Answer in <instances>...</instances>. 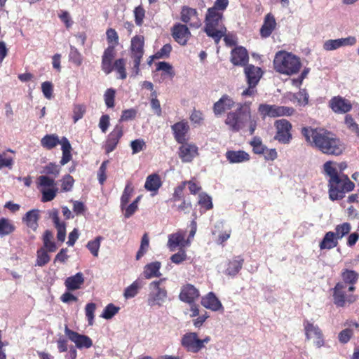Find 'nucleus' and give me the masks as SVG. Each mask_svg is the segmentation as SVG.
Wrapping results in <instances>:
<instances>
[{"mask_svg": "<svg viewBox=\"0 0 359 359\" xmlns=\"http://www.w3.org/2000/svg\"><path fill=\"white\" fill-rule=\"evenodd\" d=\"M116 90L113 88H108L104 94V100L106 106L108 108H113L114 107Z\"/></svg>", "mask_w": 359, "mask_h": 359, "instance_id": "obj_53", "label": "nucleus"}, {"mask_svg": "<svg viewBox=\"0 0 359 359\" xmlns=\"http://www.w3.org/2000/svg\"><path fill=\"white\" fill-rule=\"evenodd\" d=\"M179 148L178 155L184 163H189L198 155V147L194 144L184 142Z\"/></svg>", "mask_w": 359, "mask_h": 359, "instance_id": "obj_21", "label": "nucleus"}, {"mask_svg": "<svg viewBox=\"0 0 359 359\" xmlns=\"http://www.w3.org/2000/svg\"><path fill=\"white\" fill-rule=\"evenodd\" d=\"M252 147V151L256 154H263L266 149V147L262 144V139L258 136H255L250 142Z\"/></svg>", "mask_w": 359, "mask_h": 359, "instance_id": "obj_46", "label": "nucleus"}, {"mask_svg": "<svg viewBox=\"0 0 359 359\" xmlns=\"http://www.w3.org/2000/svg\"><path fill=\"white\" fill-rule=\"evenodd\" d=\"M135 22L138 26H141L145 16V10L142 6H137L134 10Z\"/></svg>", "mask_w": 359, "mask_h": 359, "instance_id": "obj_61", "label": "nucleus"}, {"mask_svg": "<svg viewBox=\"0 0 359 359\" xmlns=\"http://www.w3.org/2000/svg\"><path fill=\"white\" fill-rule=\"evenodd\" d=\"M231 62L235 66L245 67L249 61L248 53L245 48L236 46L231 51Z\"/></svg>", "mask_w": 359, "mask_h": 359, "instance_id": "obj_20", "label": "nucleus"}, {"mask_svg": "<svg viewBox=\"0 0 359 359\" xmlns=\"http://www.w3.org/2000/svg\"><path fill=\"white\" fill-rule=\"evenodd\" d=\"M201 304L212 311H217L223 309L222 304L215 294L210 292L201 299Z\"/></svg>", "mask_w": 359, "mask_h": 359, "instance_id": "obj_28", "label": "nucleus"}, {"mask_svg": "<svg viewBox=\"0 0 359 359\" xmlns=\"http://www.w3.org/2000/svg\"><path fill=\"white\" fill-rule=\"evenodd\" d=\"M184 241V235L181 233H172L168 236V246L173 251Z\"/></svg>", "mask_w": 359, "mask_h": 359, "instance_id": "obj_43", "label": "nucleus"}, {"mask_svg": "<svg viewBox=\"0 0 359 359\" xmlns=\"http://www.w3.org/2000/svg\"><path fill=\"white\" fill-rule=\"evenodd\" d=\"M137 114V110L133 108L123 110L118 121V123L134 119L136 117Z\"/></svg>", "mask_w": 359, "mask_h": 359, "instance_id": "obj_55", "label": "nucleus"}, {"mask_svg": "<svg viewBox=\"0 0 359 359\" xmlns=\"http://www.w3.org/2000/svg\"><path fill=\"white\" fill-rule=\"evenodd\" d=\"M114 70L119 74V79L123 80L127 77L126 69V60L123 58H119L115 60L113 64Z\"/></svg>", "mask_w": 359, "mask_h": 359, "instance_id": "obj_44", "label": "nucleus"}, {"mask_svg": "<svg viewBox=\"0 0 359 359\" xmlns=\"http://www.w3.org/2000/svg\"><path fill=\"white\" fill-rule=\"evenodd\" d=\"M309 95L306 89H300L297 93L292 94L291 100H297L299 106H306L309 103Z\"/></svg>", "mask_w": 359, "mask_h": 359, "instance_id": "obj_42", "label": "nucleus"}, {"mask_svg": "<svg viewBox=\"0 0 359 359\" xmlns=\"http://www.w3.org/2000/svg\"><path fill=\"white\" fill-rule=\"evenodd\" d=\"M162 185V182L160 176L158 174L154 173L149 175L145 181L144 188L149 191H153L155 194Z\"/></svg>", "mask_w": 359, "mask_h": 359, "instance_id": "obj_32", "label": "nucleus"}, {"mask_svg": "<svg viewBox=\"0 0 359 359\" xmlns=\"http://www.w3.org/2000/svg\"><path fill=\"white\" fill-rule=\"evenodd\" d=\"M180 14L181 20L188 24L191 27L198 28L201 25L198 12L196 9L188 6H183Z\"/></svg>", "mask_w": 359, "mask_h": 359, "instance_id": "obj_15", "label": "nucleus"}, {"mask_svg": "<svg viewBox=\"0 0 359 359\" xmlns=\"http://www.w3.org/2000/svg\"><path fill=\"white\" fill-rule=\"evenodd\" d=\"M69 58V60L76 66H80L82 64V56L77 48L73 46H70Z\"/></svg>", "mask_w": 359, "mask_h": 359, "instance_id": "obj_51", "label": "nucleus"}, {"mask_svg": "<svg viewBox=\"0 0 359 359\" xmlns=\"http://www.w3.org/2000/svg\"><path fill=\"white\" fill-rule=\"evenodd\" d=\"M83 283V274L81 272H78L75 275L68 277L65 281V285L68 290H76L81 288Z\"/></svg>", "mask_w": 359, "mask_h": 359, "instance_id": "obj_30", "label": "nucleus"}, {"mask_svg": "<svg viewBox=\"0 0 359 359\" xmlns=\"http://www.w3.org/2000/svg\"><path fill=\"white\" fill-rule=\"evenodd\" d=\"M226 158L231 163H239L250 160V155L242 150L228 151L226 153Z\"/></svg>", "mask_w": 359, "mask_h": 359, "instance_id": "obj_31", "label": "nucleus"}, {"mask_svg": "<svg viewBox=\"0 0 359 359\" xmlns=\"http://www.w3.org/2000/svg\"><path fill=\"white\" fill-rule=\"evenodd\" d=\"M199 295L198 290L193 285L187 284L182 287L179 298L182 302L191 304Z\"/></svg>", "mask_w": 359, "mask_h": 359, "instance_id": "obj_24", "label": "nucleus"}, {"mask_svg": "<svg viewBox=\"0 0 359 359\" xmlns=\"http://www.w3.org/2000/svg\"><path fill=\"white\" fill-rule=\"evenodd\" d=\"M132 191L133 189L130 188L129 185H126L121 198V208L122 210H124L125 206H126L129 202Z\"/></svg>", "mask_w": 359, "mask_h": 359, "instance_id": "obj_62", "label": "nucleus"}, {"mask_svg": "<svg viewBox=\"0 0 359 359\" xmlns=\"http://www.w3.org/2000/svg\"><path fill=\"white\" fill-rule=\"evenodd\" d=\"M48 252L47 250L43 248H40L37 250L36 266H43L49 262L50 257Z\"/></svg>", "mask_w": 359, "mask_h": 359, "instance_id": "obj_47", "label": "nucleus"}, {"mask_svg": "<svg viewBox=\"0 0 359 359\" xmlns=\"http://www.w3.org/2000/svg\"><path fill=\"white\" fill-rule=\"evenodd\" d=\"M123 135V126L121 123L116 124L113 130L108 135L104 144L107 154L112 152L116 147L120 139Z\"/></svg>", "mask_w": 359, "mask_h": 359, "instance_id": "obj_14", "label": "nucleus"}, {"mask_svg": "<svg viewBox=\"0 0 359 359\" xmlns=\"http://www.w3.org/2000/svg\"><path fill=\"white\" fill-rule=\"evenodd\" d=\"M62 156L60 161L61 165H65L68 162H69L72 159V146L70 144L69 141L65 137H62Z\"/></svg>", "mask_w": 359, "mask_h": 359, "instance_id": "obj_35", "label": "nucleus"}, {"mask_svg": "<svg viewBox=\"0 0 359 359\" xmlns=\"http://www.w3.org/2000/svg\"><path fill=\"white\" fill-rule=\"evenodd\" d=\"M96 309L95 303H88L85 308L86 316L88 321L89 325H93L94 322V313Z\"/></svg>", "mask_w": 359, "mask_h": 359, "instance_id": "obj_60", "label": "nucleus"}, {"mask_svg": "<svg viewBox=\"0 0 359 359\" xmlns=\"http://www.w3.org/2000/svg\"><path fill=\"white\" fill-rule=\"evenodd\" d=\"M143 280L138 278L135 280L130 285L127 287L124 290V297L126 299H130L135 297L139 290L143 286Z\"/></svg>", "mask_w": 359, "mask_h": 359, "instance_id": "obj_39", "label": "nucleus"}, {"mask_svg": "<svg viewBox=\"0 0 359 359\" xmlns=\"http://www.w3.org/2000/svg\"><path fill=\"white\" fill-rule=\"evenodd\" d=\"M356 41V38L352 36L337 39H329L324 42L323 48L327 51L334 50L341 47L353 46L355 44Z\"/></svg>", "mask_w": 359, "mask_h": 359, "instance_id": "obj_16", "label": "nucleus"}, {"mask_svg": "<svg viewBox=\"0 0 359 359\" xmlns=\"http://www.w3.org/2000/svg\"><path fill=\"white\" fill-rule=\"evenodd\" d=\"M161 266V264L159 262H154L147 264L144 268V277L147 279H150L154 277H160L161 276V273L159 271Z\"/></svg>", "mask_w": 359, "mask_h": 359, "instance_id": "obj_33", "label": "nucleus"}, {"mask_svg": "<svg viewBox=\"0 0 359 359\" xmlns=\"http://www.w3.org/2000/svg\"><path fill=\"white\" fill-rule=\"evenodd\" d=\"M276 133L273 139L283 144H288L292 139L291 123L284 118L276 120L274 122Z\"/></svg>", "mask_w": 359, "mask_h": 359, "instance_id": "obj_8", "label": "nucleus"}, {"mask_svg": "<svg viewBox=\"0 0 359 359\" xmlns=\"http://www.w3.org/2000/svg\"><path fill=\"white\" fill-rule=\"evenodd\" d=\"M115 57L114 46H109L104 51L102 57V70L106 74H110L113 70L112 61Z\"/></svg>", "mask_w": 359, "mask_h": 359, "instance_id": "obj_23", "label": "nucleus"}, {"mask_svg": "<svg viewBox=\"0 0 359 359\" xmlns=\"http://www.w3.org/2000/svg\"><path fill=\"white\" fill-rule=\"evenodd\" d=\"M120 308L113 304H109L103 310L101 317L104 319H111L119 311Z\"/></svg>", "mask_w": 359, "mask_h": 359, "instance_id": "obj_52", "label": "nucleus"}, {"mask_svg": "<svg viewBox=\"0 0 359 359\" xmlns=\"http://www.w3.org/2000/svg\"><path fill=\"white\" fill-rule=\"evenodd\" d=\"M172 36L179 44L184 46L191 36V32L186 25L176 23L172 28Z\"/></svg>", "mask_w": 359, "mask_h": 359, "instance_id": "obj_18", "label": "nucleus"}, {"mask_svg": "<svg viewBox=\"0 0 359 359\" xmlns=\"http://www.w3.org/2000/svg\"><path fill=\"white\" fill-rule=\"evenodd\" d=\"M303 326L306 340L313 339V344L317 348L325 345L323 334L317 325L306 319L303 322Z\"/></svg>", "mask_w": 359, "mask_h": 359, "instance_id": "obj_11", "label": "nucleus"}, {"mask_svg": "<svg viewBox=\"0 0 359 359\" xmlns=\"http://www.w3.org/2000/svg\"><path fill=\"white\" fill-rule=\"evenodd\" d=\"M41 144L47 149H52L57 144L62 145V139L56 134L46 135L41 140Z\"/></svg>", "mask_w": 359, "mask_h": 359, "instance_id": "obj_37", "label": "nucleus"}, {"mask_svg": "<svg viewBox=\"0 0 359 359\" xmlns=\"http://www.w3.org/2000/svg\"><path fill=\"white\" fill-rule=\"evenodd\" d=\"M351 229V226L348 222H344L339 224L335 227V235L337 238L341 239L344 236L347 235Z\"/></svg>", "mask_w": 359, "mask_h": 359, "instance_id": "obj_49", "label": "nucleus"}, {"mask_svg": "<svg viewBox=\"0 0 359 359\" xmlns=\"http://www.w3.org/2000/svg\"><path fill=\"white\" fill-rule=\"evenodd\" d=\"M144 39L142 35H136L131 39L130 56L132 61L131 65L132 76H136L140 72V65L143 57Z\"/></svg>", "mask_w": 359, "mask_h": 359, "instance_id": "obj_5", "label": "nucleus"}, {"mask_svg": "<svg viewBox=\"0 0 359 359\" xmlns=\"http://www.w3.org/2000/svg\"><path fill=\"white\" fill-rule=\"evenodd\" d=\"M53 234L50 230H46L43 235V243L44 248L47 251L53 252L57 250V245L54 241H52Z\"/></svg>", "mask_w": 359, "mask_h": 359, "instance_id": "obj_40", "label": "nucleus"}, {"mask_svg": "<svg viewBox=\"0 0 359 359\" xmlns=\"http://www.w3.org/2000/svg\"><path fill=\"white\" fill-rule=\"evenodd\" d=\"M171 50H172L171 45L169 43H166L158 51H157L154 55H152V58H156V59L167 58L169 57Z\"/></svg>", "mask_w": 359, "mask_h": 359, "instance_id": "obj_54", "label": "nucleus"}, {"mask_svg": "<svg viewBox=\"0 0 359 359\" xmlns=\"http://www.w3.org/2000/svg\"><path fill=\"white\" fill-rule=\"evenodd\" d=\"M102 240L103 237L99 236H97L94 240L89 241L86 245V248L90 252V253L95 257L98 256L101 241Z\"/></svg>", "mask_w": 359, "mask_h": 359, "instance_id": "obj_45", "label": "nucleus"}, {"mask_svg": "<svg viewBox=\"0 0 359 359\" xmlns=\"http://www.w3.org/2000/svg\"><path fill=\"white\" fill-rule=\"evenodd\" d=\"M301 62L298 57L285 51L278 52L273 60V66L276 72L292 75L297 74L301 67Z\"/></svg>", "mask_w": 359, "mask_h": 359, "instance_id": "obj_4", "label": "nucleus"}, {"mask_svg": "<svg viewBox=\"0 0 359 359\" xmlns=\"http://www.w3.org/2000/svg\"><path fill=\"white\" fill-rule=\"evenodd\" d=\"M339 239L336 236L334 232L328 231L324 236L323 240L320 243L319 247L321 250L332 249L337 246Z\"/></svg>", "mask_w": 359, "mask_h": 359, "instance_id": "obj_34", "label": "nucleus"}, {"mask_svg": "<svg viewBox=\"0 0 359 359\" xmlns=\"http://www.w3.org/2000/svg\"><path fill=\"white\" fill-rule=\"evenodd\" d=\"M348 285L344 283H337L333 289V301L335 305L344 307L346 303L351 304L355 302L356 297L348 294Z\"/></svg>", "mask_w": 359, "mask_h": 359, "instance_id": "obj_10", "label": "nucleus"}, {"mask_svg": "<svg viewBox=\"0 0 359 359\" xmlns=\"http://www.w3.org/2000/svg\"><path fill=\"white\" fill-rule=\"evenodd\" d=\"M244 263V259L241 256L234 257L228 262L227 267L225 270V274L235 277L241 271Z\"/></svg>", "mask_w": 359, "mask_h": 359, "instance_id": "obj_26", "label": "nucleus"}, {"mask_svg": "<svg viewBox=\"0 0 359 359\" xmlns=\"http://www.w3.org/2000/svg\"><path fill=\"white\" fill-rule=\"evenodd\" d=\"M15 226L12 222L6 218L0 219V236H4L15 231Z\"/></svg>", "mask_w": 359, "mask_h": 359, "instance_id": "obj_41", "label": "nucleus"}, {"mask_svg": "<svg viewBox=\"0 0 359 359\" xmlns=\"http://www.w3.org/2000/svg\"><path fill=\"white\" fill-rule=\"evenodd\" d=\"M276 26V22L274 16L268 13L264 18V23L260 29V34L263 38L269 37Z\"/></svg>", "mask_w": 359, "mask_h": 359, "instance_id": "obj_29", "label": "nucleus"}, {"mask_svg": "<svg viewBox=\"0 0 359 359\" xmlns=\"http://www.w3.org/2000/svg\"><path fill=\"white\" fill-rule=\"evenodd\" d=\"M37 180L38 184L42 187H50L55 184V180L47 175H41Z\"/></svg>", "mask_w": 359, "mask_h": 359, "instance_id": "obj_63", "label": "nucleus"}, {"mask_svg": "<svg viewBox=\"0 0 359 359\" xmlns=\"http://www.w3.org/2000/svg\"><path fill=\"white\" fill-rule=\"evenodd\" d=\"M332 161H327L323 165V171L325 175L330 177V183H337L339 182V175L336 168L333 167Z\"/></svg>", "mask_w": 359, "mask_h": 359, "instance_id": "obj_38", "label": "nucleus"}, {"mask_svg": "<svg viewBox=\"0 0 359 359\" xmlns=\"http://www.w3.org/2000/svg\"><path fill=\"white\" fill-rule=\"evenodd\" d=\"M57 190L58 189L57 188L42 189L41 191V194H42L41 201L45 203V202H49V201H51L52 200H53L55 198V197L56 196Z\"/></svg>", "mask_w": 359, "mask_h": 359, "instance_id": "obj_56", "label": "nucleus"}, {"mask_svg": "<svg viewBox=\"0 0 359 359\" xmlns=\"http://www.w3.org/2000/svg\"><path fill=\"white\" fill-rule=\"evenodd\" d=\"M39 218V210L37 209H33L28 211L23 220L25 221L28 227L35 231L38 227V219Z\"/></svg>", "mask_w": 359, "mask_h": 359, "instance_id": "obj_36", "label": "nucleus"}, {"mask_svg": "<svg viewBox=\"0 0 359 359\" xmlns=\"http://www.w3.org/2000/svg\"><path fill=\"white\" fill-rule=\"evenodd\" d=\"M329 197L332 201L342 199L345 196L346 192L353 190L355 184L352 182L347 175L343 177L339 176V182L337 183H330L328 181Z\"/></svg>", "mask_w": 359, "mask_h": 359, "instance_id": "obj_7", "label": "nucleus"}, {"mask_svg": "<svg viewBox=\"0 0 359 359\" xmlns=\"http://www.w3.org/2000/svg\"><path fill=\"white\" fill-rule=\"evenodd\" d=\"M204 32L218 44L226 33V28L223 23V13H215L213 8H208L205 15Z\"/></svg>", "mask_w": 359, "mask_h": 359, "instance_id": "obj_3", "label": "nucleus"}, {"mask_svg": "<svg viewBox=\"0 0 359 359\" xmlns=\"http://www.w3.org/2000/svg\"><path fill=\"white\" fill-rule=\"evenodd\" d=\"M65 333L69 340L73 341L76 348H89L93 346V341L91 339L86 335L81 334L75 331L70 330L67 325H65Z\"/></svg>", "mask_w": 359, "mask_h": 359, "instance_id": "obj_13", "label": "nucleus"}, {"mask_svg": "<svg viewBox=\"0 0 359 359\" xmlns=\"http://www.w3.org/2000/svg\"><path fill=\"white\" fill-rule=\"evenodd\" d=\"M251 102H239L236 104L235 111L227 114L225 123L230 130L237 133L243 130L252 116Z\"/></svg>", "mask_w": 359, "mask_h": 359, "instance_id": "obj_2", "label": "nucleus"}, {"mask_svg": "<svg viewBox=\"0 0 359 359\" xmlns=\"http://www.w3.org/2000/svg\"><path fill=\"white\" fill-rule=\"evenodd\" d=\"M181 344L188 352L197 353L201 351L202 342L196 332L184 334L182 337Z\"/></svg>", "mask_w": 359, "mask_h": 359, "instance_id": "obj_12", "label": "nucleus"}, {"mask_svg": "<svg viewBox=\"0 0 359 359\" xmlns=\"http://www.w3.org/2000/svg\"><path fill=\"white\" fill-rule=\"evenodd\" d=\"M235 105H236V102L232 97L224 94L213 104V112L215 116H221Z\"/></svg>", "mask_w": 359, "mask_h": 359, "instance_id": "obj_19", "label": "nucleus"}, {"mask_svg": "<svg viewBox=\"0 0 359 359\" xmlns=\"http://www.w3.org/2000/svg\"><path fill=\"white\" fill-rule=\"evenodd\" d=\"M341 278L346 285H348V290L351 292H353L355 289L354 284L357 283L359 278V274L353 271L345 269L341 272Z\"/></svg>", "mask_w": 359, "mask_h": 359, "instance_id": "obj_27", "label": "nucleus"}, {"mask_svg": "<svg viewBox=\"0 0 359 359\" xmlns=\"http://www.w3.org/2000/svg\"><path fill=\"white\" fill-rule=\"evenodd\" d=\"M60 167L53 163H50L43 168V172L48 175H53L57 177L60 173Z\"/></svg>", "mask_w": 359, "mask_h": 359, "instance_id": "obj_64", "label": "nucleus"}, {"mask_svg": "<svg viewBox=\"0 0 359 359\" xmlns=\"http://www.w3.org/2000/svg\"><path fill=\"white\" fill-rule=\"evenodd\" d=\"M149 245V239L148 234L145 233L141 240V244L139 250L136 255V259L139 260L147 252Z\"/></svg>", "mask_w": 359, "mask_h": 359, "instance_id": "obj_48", "label": "nucleus"}, {"mask_svg": "<svg viewBox=\"0 0 359 359\" xmlns=\"http://www.w3.org/2000/svg\"><path fill=\"white\" fill-rule=\"evenodd\" d=\"M345 124L351 132L359 135V125L354 121L351 115H346L345 116Z\"/></svg>", "mask_w": 359, "mask_h": 359, "instance_id": "obj_58", "label": "nucleus"}, {"mask_svg": "<svg viewBox=\"0 0 359 359\" xmlns=\"http://www.w3.org/2000/svg\"><path fill=\"white\" fill-rule=\"evenodd\" d=\"M244 74L248 85L257 86L263 75L260 67L253 65H247L244 68Z\"/></svg>", "mask_w": 359, "mask_h": 359, "instance_id": "obj_22", "label": "nucleus"}, {"mask_svg": "<svg viewBox=\"0 0 359 359\" xmlns=\"http://www.w3.org/2000/svg\"><path fill=\"white\" fill-rule=\"evenodd\" d=\"M173 135L176 142L179 144H183L186 142V134L187 133L189 126L186 121H180L171 126Z\"/></svg>", "mask_w": 359, "mask_h": 359, "instance_id": "obj_25", "label": "nucleus"}, {"mask_svg": "<svg viewBox=\"0 0 359 359\" xmlns=\"http://www.w3.org/2000/svg\"><path fill=\"white\" fill-rule=\"evenodd\" d=\"M133 154H137L146 148V142L143 139H136L130 142Z\"/></svg>", "mask_w": 359, "mask_h": 359, "instance_id": "obj_57", "label": "nucleus"}, {"mask_svg": "<svg viewBox=\"0 0 359 359\" xmlns=\"http://www.w3.org/2000/svg\"><path fill=\"white\" fill-rule=\"evenodd\" d=\"M165 278H161L151 282L149 285L148 304L151 306H161L168 297V292L163 283Z\"/></svg>", "mask_w": 359, "mask_h": 359, "instance_id": "obj_6", "label": "nucleus"}, {"mask_svg": "<svg viewBox=\"0 0 359 359\" xmlns=\"http://www.w3.org/2000/svg\"><path fill=\"white\" fill-rule=\"evenodd\" d=\"M329 107L336 114H345L352 109L350 101L339 95L331 98L329 101Z\"/></svg>", "mask_w": 359, "mask_h": 359, "instance_id": "obj_17", "label": "nucleus"}, {"mask_svg": "<svg viewBox=\"0 0 359 359\" xmlns=\"http://www.w3.org/2000/svg\"><path fill=\"white\" fill-rule=\"evenodd\" d=\"M302 135L312 147L325 154L339 156L346 148L344 143L337 135L323 128L304 127Z\"/></svg>", "mask_w": 359, "mask_h": 359, "instance_id": "obj_1", "label": "nucleus"}, {"mask_svg": "<svg viewBox=\"0 0 359 359\" xmlns=\"http://www.w3.org/2000/svg\"><path fill=\"white\" fill-rule=\"evenodd\" d=\"M198 204L206 210H210L213 206L211 197L205 193L199 194Z\"/></svg>", "mask_w": 359, "mask_h": 359, "instance_id": "obj_59", "label": "nucleus"}, {"mask_svg": "<svg viewBox=\"0 0 359 359\" xmlns=\"http://www.w3.org/2000/svg\"><path fill=\"white\" fill-rule=\"evenodd\" d=\"M14 163L13 158L9 156L7 152L0 154V170L4 168L11 169Z\"/></svg>", "mask_w": 359, "mask_h": 359, "instance_id": "obj_50", "label": "nucleus"}, {"mask_svg": "<svg viewBox=\"0 0 359 359\" xmlns=\"http://www.w3.org/2000/svg\"><path fill=\"white\" fill-rule=\"evenodd\" d=\"M258 111L262 118H265L266 116L276 118L283 116H290L294 113V109L292 107L285 106L260 104L258 107Z\"/></svg>", "mask_w": 359, "mask_h": 359, "instance_id": "obj_9", "label": "nucleus"}]
</instances>
